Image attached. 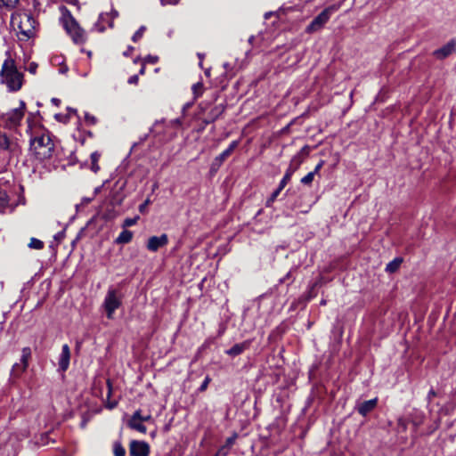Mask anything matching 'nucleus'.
<instances>
[{
	"label": "nucleus",
	"instance_id": "8",
	"mask_svg": "<svg viewBox=\"0 0 456 456\" xmlns=\"http://www.w3.org/2000/svg\"><path fill=\"white\" fill-rule=\"evenodd\" d=\"M31 357V349L29 347H24L20 357V362L13 364L11 370V379H19L23 372L26 371L28 366V360Z\"/></svg>",
	"mask_w": 456,
	"mask_h": 456
},
{
	"label": "nucleus",
	"instance_id": "42",
	"mask_svg": "<svg viewBox=\"0 0 456 456\" xmlns=\"http://www.w3.org/2000/svg\"><path fill=\"white\" fill-rule=\"evenodd\" d=\"M118 16V12L117 11H113L111 12V17L110 16V24H109V27L110 28H113L114 26V21L113 20Z\"/></svg>",
	"mask_w": 456,
	"mask_h": 456
},
{
	"label": "nucleus",
	"instance_id": "33",
	"mask_svg": "<svg viewBox=\"0 0 456 456\" xmlns=\"http://www.w3.org/2000/svg\"><path fill=\"white\" fill-rule=\"evenodd\" d=\"M314 175L313 172L308 173L301 179V183L305 185H310L314 181Z\"/></svg>",
	"mask_w": 456,
	"mask_h": 456
},
{
	"label": "nucleus",
	"instance_id": "28",
	"mask_svg": "<svg viewBox=\"0 0 456 456\" xmlns=\"http://www.w3.org/2000/svg\"><path fill=\"white\" fill-rule=\"evenodd\" d=\"M113 453L115 456H125L126 450L120 442H115L113 444Z\"/></svg>",
	"mask_w": 456,
	"mask_h": 456
},
{
	"label": "nucleus",
	"instance_id": "50",
	"mask_svg": "<svg viewBox=\"0 0 456 456\" xmlns=\"http://www.w3.org/2000/svg\"><path fill=\"white\" fill-rule=\"evenodd\" d=\"M102 186H103V185L99 186V187H96V188L94 189V196H95V195H97L98 193H100V192H101Z\"/></svg>",
	"mask_w": 456,
	"mask_h": 456
},
{
	"label": "nucleus",
	"instance_id": "22",
	"mask_svg": "<svg viewBox=\"0 0 456 456\" xmlns=\"http://www.w3.org/2000/svg\"><path fill=\"white\" fill-rule=\"evenodd\" d=\"M0 150L12 151V142L5 134L0 132Z\"/></svg>",
	"mask_w": 456,
	"mask_h": 456
},
{
	"label": "nucleus",
	"instance_id": "21",
	"mask_svg": "<svg viewBox=\"0 0 456 456\" xmlns=\"http://www.w3.org/2000/svg\"><path fill=\"white\" fill-rule=\"evenodd\" d=\"M133 239V232L128 230L122 231L118 238L116 239L115 242L117 244H126L129 243Z\"/></svg>",
	"mask_w": 456,
	"mask_h": 456
},
{
	"label": "nucleus",
	"instance_id": "11",
	"mask_svg": "<svg viewBox=\"0 0 456 456\" xmlns=\"http://www.w3.org/2000/svg\"><path fill=\"white\" fill-rule=\"evenodd\" d=\"M168 243V237L167 234H162L160 236H152L150 237L147 242V248L151 252L158 251L160 248L166 246Z\"/></svg>",
	"mask_w": 456,
	"mask_h": 456
},
{
	"label": "nucleus",
	"instance_id": "16",
	"mask_svg": "<svg viewBox=\"0 0 456 456\" xmlns=\"http://www.w3.org/2000/svg\"><path fill=\"white\" fill-rule=\"evenodd\" d=\"M250 340H245L242 343L235 344L230 349H228L225 353L230 356H237L242 354L245 350L249 348Z\"/></svg>",
	"mask_w": 456,
	"mask_h": 456
},
{
	"label": "nucleus",
	"instance_id": "4",
	"mask_svg": "<svg viewBox=\"0 0 456 456\" xmlns=\"http://www.w3.org/2000/svg\"><path fill=\"white\" fill-rule=\"evenodd\" d=\"M26 111V104L20 101V107L12 109L7 112L0 114V126L5 128H15L20 126Z\"/></svg>",
	"mask_w": 456,
	"mask_h": 456
},
{
	"label": "nucleus",
	"instance_id": "55",
	"mask_svg": "<svg viewBox=\"0 0 456 456\" xmlns=\"http://www.w3.org/2000/svg\"><path fill=\"white\" fill-rule=\"evenodd\" d=\"M271 13H265V19H268L270 17Z\"/></svg>",
	"mask_w": 456,
	"mask_h": 456
},
{
	"label": "nucleus",
	"instance_id": "24",
	"mask_svg": "<svg viewBox=\"0 0 456 456\" xmlns=\"http://www.w3.org/2000/svg\"><path fill=\"white\" fill-rule=\"evenodd\" d=\"M100 157L101 155L97 152V151H94L91 154L90 156V159H91V170L94 172V173H97L99 170H100V167L98 165V161L100 159Z\"/></svg>",
	"mask_w": 456,
	"mask_h": 456
},
{
	"label": "nucleus",
	"instance_id": "40",
	"mask_svg": "<svg viewBox=\"0 0 456 456\" xmlns=\"http://www.w3.org/2000/svg\"><path fill=\"white\" fill-rule=\"evenodd\" d=\"M150 203H151V200H150L149 199H147V200H146L142 204H141V205L139 206V211H140L141 213H144V211H145V209H146L147 206H148Z\"/></svg>",
	"mask_w": 456,
	"mask_h": 456
},
{
	"label": "nucleus",
	"instance_id": "23",
	"mask_svg": "<svg viewBox=\"0 0 456 456\" xmlns=\"http://www.w3.org/2000/svg\"><path fill=\"white\" fill-rule=\"evenodd\" d=\"M402 262H403V259L400 257L394 259L393 261L389 262L387 265L386 271L390 273L396 272L398 270V268L400 267Z\"/></svg>",
	"mask_w": 456,
	"mask_h": 456
},
{
	"label": "nucleus",
	"instance_id": "17",
	"mask_svg": "<svg viewBox=\"0 0 456 456\" xmlns=\"http://www.w3.org/2000/svg\"><path fill=\"white\" fill-rule=\"evenodd\" d=\"M236 438V434H234L231 437H228L225 441V444L218 449L215 456H226L229 453L232 447L233 446Z\"/></svg>",
	"mask_w": 456,
	"mask_h": 456
},
{
	"label": "nucleus",
	"instance_id": "46",
	"mask_svg": "<svg viewBox=\"0 0 456 456\" xmlns=\"http://www.w3.org/2000/svg\"><path fill=\"white\" fill-rule=\"evenodd\" d=\"M436 395V393L435 392L434 389H431L428 394V402H431V400L433 399V397H435Z\"/></svg>",
	"mask_w": 456,
	"mask_h": 456
},
{
	"label": "nucleus",
	"instance_id": "26",
	"mask_svg": "<svg viewBox=\"0 0 456 456\" xmlns=\"http://www.w3.org/2000/svg\"><path fill=\"white\" fill-rule=\"evenodd\" d=\"M191 90H192V94L194 96V100L198 99L199 97H200L202 95V94L204 92L203 83L198 82V83L194 84L191 87Z\"/></svg>",
	"mask_w": 456,
	"mask_h": 456
},
{
	"label": "nucleus",
	"instance_id": "32",
	"mask_svg": "<svg viewBox=\"0 0 456 456\" xmlns=\"http://www.w3.org/2000/svg\"><path fill=\"white\" fill-rule=\"evenodd\" d=\"M407 429V421L403 418H399L397 420L398 432H405Z\"/></svg>",
	"mask_w": 456,
	"mask_h": 456
},
{
	"label": "nucleus",
	"instance_id": "34",
	"mask_svg": "<svg viewBox=\"0 0 456 456\" xmlns=\"http://www.w3.org/2000/svg\"><path fill=\"white\" fill-rule=\"evenodd\" d=\"M138 219H139V216H135L134 218H126L123 222L122 226L124 228L133 226L137 223Z\"/></svg>",
	"mask_w": 456,
	"mask_h": 456
},
{
	"label": "nucleus",
	"instance_id": "30",
	"mask_svg": "<svg viewBox=\"0 0 456 456\" xmlns=\"http://www.w3.org/2000/svg\"><path fill=\"white\" fill-rule=\"evenodd\" d=\"M44 242L38 239L31 238L28 243V248L32 249H42L44 248Z\"/></svg>",
	"mask_w": 456,
	"mask_h": 456
},
{
	"label": "nucleus",
	"instance_id": "10",
	"mask_svg": "<svg viewBox=\"0 0 456 456\" xmlns=\"http://www.w3.org/2000/svg\"><path fill=\"white\" fill-rule=\"evenodd\" d=\"M129 452L131 456H149L150 445L143 441L133 440L129 444Z\"/></svg>",
	"mask_w": 456,
	"mask_h": 456
},
{
	"label": "nucleus",
	"instance_id": "6",
	"mask_svg": "<svg viewBox=\"0 0 456 456\" xmlns=\"http://www.w3.org/2000/svg\"><path fill=\"white\" fill-rule=\"evenodd\" d=\"M15 20H18V28L21 35L26 38H31L35 36L37 22L31 13L20 12L15 17Z\"/></svg>",
	"mask_w": 456,
	"mask_h": 456
},
{
	"label": "nucleus",
	"instance_id": "3",
	"mask_svg": "<svg viewBox=\"0 0 456 456\" xmlns=\"http://www.w3.org/2000/svg\"><path fill=\"white\" fill-rule=\"evenodd\" d=\"M61 21L65 30L75 44H84L86 41V31L69 12L62 16Z\"/></svg>",
	"mask_w": 456,
	"mask_h": 456
},
{
	"label": "nucleus",
	"instance_id": "51",
	"mask_svg": "<svg viewBox=\"0 0 456 456\" xmlns=\"http://www.w3.org/2000/svg\"><path fill=\"white\" fill-rule=\"evenodd\" d=\"M52 102L53 103H54L55 105H58L60 103V100L59 99H56V98H53L52 99Z\"/></svg>",
	"mask_w": 456,
	"mask_h": 456
},
{
	"label": "nucleus",
	"instance_id": "9",
	"mask_svg": "<svg viewBox=\"0 0 456 456\" xmlns=\"http://www.w3.org/2000/svg\"><path fill=\"white\" fill-rule=\"evenodd\" d=\"M303 163V159L300 154H296L290 160L289 166L285 172L284 176L280 182L281 187H285L287 183L290 181L293 174L299 168L300 165Z\"/></svg>",
	"mask_w": 456,
	"mask_h": 456
},
{
	"label": "nucleus",
	"instance_id": "47",
	"mask_svg": "<svg viewBox=\"0 0 456 456\" xmlns=\"http://www.w3.org/2000/svg\"><path fill=\"white\" fill-rule=\"evenodd\" d=\"M37 69V65L34 62L30 63L28 70L30 73H36V70Z\"/></svg>",
	"mask_w": 456,
	"mask_h": 456
},
{
	"label": "nucleus",
	"instance_id": "18",
	"mask_svg": "<svg viewBox=\"0 0 456 456\" xmlns=\"http://www.w3.org/2000/svg\"><path fill=\"white\" fill-rule=\"evenodd\" d=\"M224 111V106L220 104L215 106L208 115V118L204 120L205 124H209L217 119L222 113Z\"/></svg>",
	"mask_w": 456,
	"mask_h": 456
},
{
	"label": "nucleus",
	"instance_id": "31",
	"mask_svg": "<svg viewBox=\"0 0 456 456\" xmlns=\"http://www.w3.org/2000/svg\"><path fill=\"white\" fill-rule=\"evenodd\" d=\"M107 387H108V394H107L108 404H107V406L110 409H113L117 406L118 403H117V401H110V397L111 390H112L111 382L110 379L107 380Z\"/></svg>",
	"mask_w": 456,
	"mask_h": 456
},
{
	"label": "nucleus",
	"instance_id": "45",
	"mask_svg": "<svg viewBox=\"0 0 456 456\" xmlns=\"http://www.w3.org/2000/svg\"><path fill=\"white\" fill-rule=\"evenodd\" d=\"M146 61L150 63H156L158 61V57L157 56H151L149 55L147 58H146Z\"/></svg>",
	"mask_w": 456,
	"mask_h": 456
},
{
	"label": "nucleus",
	"instance_id": "1",
	"mask_svg": "<svg viewBox=\"0 0 456 456\" xmlns=\"http://www.w3.org/2000/svg\"><path fill=\"white\" fill-rule=\"evenodd\" d=\"M1 83L10 92L19 91L23 85V74L17 69L14 60L8 57L3 63L0 71Z\"/></svg>",
	"mask_w": 456,
	"mask_h": 456
},
{
	"label": "nucleus",
	"instance_id": "14",
	"mask_svg": "<svg viewBox=\"0 0 456 456\" xmlns=\"http://www.w3.org/2000/svg\"><path fill=\"white\" fill-rule=\"evenodd\" d=\"M70 360V349L69 346L65 344L62 346L61 353L59 357V370L61 371H66L69 365Z\"/></svg>",
	"mask_w": 456,
	"mask_h": 456
},
{
	"label": "nucleus",
	"instance_id": "25",
	"mask_svg": "<svg viewBox=\"0 0 456 456\" xmlns=\"http://www.w3.org/2000/svg\"><path fill=\"white\" fill-rule=\"evenodd\" d=\"M9 206V197L5 191L0 189V211L3 212Z\"/></svg>",
	"mask_w": 456,
	"mask_h": 456
},
{
	"label": "nucleus",
	"instance_id": "44",
	"mask_svg": "<svg viewBox=\"0 0 456 456\" xmlns=\"http://www.w3.org/2000/svg\"><path fill=\"white\" fill-rule=\"evenodd\" d=\"M138 76L137 75H134V76H131L129 78H128V83L129 84H137L138 83Z\"/></svg>",
	"mask_w": 456,
	"mask_h": 456
},
{
	"label": "nucleus",
	"instance_id": "5",
	"mask_svg": "<svg viewBox=\"0 0 456 456\" xmlns=\"http://www.w3.org/2000/svg\"><path fill=\"white\" fill-rule=\"evenodd\" d=\"M122 305L121 293L113 288H110L106 293L102 307L109 320L114 318V313Z\"/></svg>",
	"mask_w": 456,
	"mask_h": 456
},
{
	"label": "nucleus",
	"instance_id": "27",
	"mask_svg": "<svg viewBox=\"0 0 456 456\" xmlns=\"http://www.w3.org/2000/svg\"><path fill=\"white\" fill-rule=\"evenodd\" d=\"M283 189L284 187H281V184H279L278 188L271 194L270 198L266 200V207L272 206V204L276 200L277 197Z\"/></svg>",
	"mask_w": 456,
	"mask_h": 456
},
{
	"label": "nucleus",
	"instance_id": "37",
	"mask_svg": "<svg viewBox=\"0 0 456 456\" xmlns=\"http://www.w3.org/2000/svg\"><path fill=\"white\" fill-rule=\"evenodd\" d=\"M423 419H424L423 414H419V416L412 419L411 422H412V424L414 425L415 428H418L419 425L422 424Z\"/></svg>",
	"mask_w": 456,
	"mask_h": 456
},
{
	"label": "nucleus",
	"instance_id": "38",
	"mask_svg": "<svg viewBox=\"0 0 456 456\" xmlns=\"http://www.w3.org/2000/svg\"><path fill=\"white\" fill-rule=\"evenodd\" d=\"M210 380L211 379H210V378L208 376H207L205 378L204 381L202 382L201 386L199 388L200 392H203V391H205L207 389Z\"/></svg>",
	"mask_w": 456,
	"mask_h": 456
},
{
	"label": "nucleus",
	"instance_id": "49",
	"mask_svg": "<svg viewBox=\"0 0 456 456\" xmlns=\"http://www.w3.org/2000/svg\"><path fill=\"white\" fill-rule=\"evenodd\" d=\"M86 118L87 120H90V122H91V123H93V124H94V123L96 122V118H95L94 117H93V116L91 117V116H89V115H86Z\"/></svg>",
	"mask_w": 456,
	"mask_h": 456
},
{
	"label": "nucleus",
	"instance_id": "48",
	"mask_svg": "<svg viewBox=\"0 0 456 456\" xmlns=\"http://www.w3.org/2000/svg\"><path fill=\"white\" fill-rule=\"evenodd\" d=\"M141 419H142V421L144 422V421H150L151 420V416L149 414V415H146V416H142L141 414Z\"/></svg>",
	"mask_w": 456,
	"mask_h": 456
},
{
	"label": "nucleus",
	"instance_id": "20",
	"mask_svg": "<svg viewBox=\"0 0 456 456\" xmlns=\"http://www.w3.org/2000/svg\"><path fill=\"white\" fill-rule=\"evenodd\" d=\"M107 22L110 24V14L102 13L99 16L97 22L94 24V28L98 32H103L105 30L104 23Z\"/></svg>",
	"mask_w": 456,
	"mask_h": 456
},
{
	"label": "nucleus",
	"instance_id": "43",
	"mask_svg": "<svg viewBox=\"0 0 456 456\" xmlns=\"http://www.w3.org/2000/svg\"><path fill=\"white\" fill-rule=\"evenodd\" d=\"M324 165V161L323 160H321L317 165L316 167H314V171H312L314 175L317 174L321 168L323 167Z\"/></svg>",
	"mask_w": 456,
	"mask_h": 456
},
{
	"label": "nucleus",
	"instance_id": "13",
	"mask_svg": "<svg viewBox=\"0 0 456 456\" xmlns=\"http://www.w3.org/2000/svg\"><path fill=\"white\" fill-rule=\"evenodd\" d=\"M127 426L131 429L136 430L142 434H145L147 431V428L143 425L142 421L140 410L134 412V414L127 422Z\"/></svg>",
	"mask_w": 456,
	"mask_h": 456
},
{
	"label": "nucleus",
	"instance_id": "2",
	"mask_svg": "<svg viewBox=\"0 0 456 456\" xmlns=\"http://www.w3.org/2000/svg\"><path fill=\"white\" fill-rule=\"evenodd\" d=\"M54 148L55 145L49 132H42L40 134H36L30 140V150L39 160L52 158Z\"/></svg>",
	"mask_w": 456,
	"mask_h": 456
},
{
	"label": "nucleus",
	"instance_id": "35",
	"mask_svg": "<svg viewBox=\"0 0 456 456\" xmlns=\"http://www.w3.org/2000/svg\"><path fill=\"white\" fill-rule=\"evenodd\" d=\"M146 28L144 26L140 27V28L134 34L132 40L134 42H137L143 35Z\"/></svg>",
	"mask_w": 456,
	"mask_h": 456
},
{
	"label": "nucleus",
	"instance_id": "15",
	"mask_svg": "<svg viewBox=\"0 0 456 456\" xmlns=\"http://www.w3.org/2000/svg\"><path fill=\"white\" fill-rule=\"evenodd\" d=\"M378 404V399H370L368 401L362 402L356 405V410L359 414L365 417L367 416L370 411H372Z\"/></svg>",
	"mask_w": 456,
	"mask_h": 456
},
{
	"label": "nucleus",
	"instance_id": "39",
	"mask_svg": "<svg viewBox=\"0 0 456 456\" xmlns=\"http://www.w3.org/2000/svg\"><path fill=\"white\" fill-rule=\"evenodd\" d=\"M310 152V149L308 146H305L301 149V151L297 153L300 154L301 158L304 159L305 156H307Z\"/></svg>",
	"mask_w": 456,
	"mask_h": 456
},
{
	"label": "nucleus",
	"instance_id": "41",
	"mask_svg": "<svg viewBox=\"0 0 456 456\" xmlns=\"http://www.w3.org/2000/svg\"><path fill=\"white\" fill-rule=\"evenodd\" d=\"M180 0H160V3L162 5H167V4H177L179 3Z\"/></svg>",
	"mask_w": 456,
	"mask_h": 456
},
{
	"label": "nucleus",
	"instance_id": "7",
	"mask_svg": "<svg viewBox=\"0 0 456 456\" xmlns=\"http://www.w3.org/2000/svg\"><path fill=\"white\" fill-rule=\"evenodd\" d=\"M338 10V6L330 5L325 8L311 23L306 27L307 33H314L320 30L330 20L331 13Z\"/></svg>",
	"mask_w": 456,
	"mask_h": 456
},
{
	"label": "nucleus",
	"instance_id": "36",
	"mask_svg": "<svg viewBox=\"0 0 456 456\" xmlns=\"http://www.w3.org/2000/svg\"><path fill=\"white\" fill-rule=\"evenodd\" d=\"M122 200H123V197L118 196V193H114L111 196L110 203L113 206L120 205L122 203Z\"/></svg>",
	"mask_w": 456,
	"mask_h": 456
},
{
	"label": "nucleus",
	"instance_id": "54",
	"mask_svg": "<svg viewBox=\"0 0 456 456\" xmlns=\"http://www.w3.org/2000/svg\"><path fill=\"white\" fill-rule=\"evenodd\" d=\"M144 73V67H142L141 69H140V74L142 75Z\"/></svg>",
	"mask_w": 456,
	"mask_h": 456
},
{
	"label": "nucleus",
	"instance_id": "29",
	"mask_svg": "<svg viewBox=\"0 0 456 456\" xmlns=\"http://www.w3.org/2000/svg\"><path fill=\"white\" fill-rule=\"evenodd\" d=\"M18 3L19 0H0V8L11 10L13 9Z\"/></svg>",
	"mask_w": 456,
	"mask_h": 456
},
{
	"label": "nucleus",
	"instance_id": "12",
	"mask_svg": "<svg viewBox=\"0 0 456 456\" xmlns=\"http://www.w3.org/2000/svg\"><path fill=\"white\" fill-rule=\"evenodd\" d=\"M456 50V41L455 39L450 40L446 45L442 46L441 48L434 51V56L438 60H443L451 55Z\"/></svg>",
	"mask_w": 456,
	"mask_h": 456
},
{
	"label": "nucleus",
	"instance_id": "19",
	"mask_svg": "<svg viewBox=\"0 0 456 456\" xmlns=\"http://www.w3.org/2000/svg\"><path fill=\"white\" fill-rule=\"evenodd\" d=\"M237 145H238V142L236 141H233L225 151H224L221 154H219L215 159V162H216V163H218V165H220L223 161H224L232 154V152L235 150Z\"/></svg>",
	"mask_w": 456,
	"mask_h": 456
},
{
	"label": "nucleus",
	"instance_id": "53",
	"mask_svg": "<svg viewBox=\"0 0 456 456\" xmlns=\"http://www.w3.org/2000/svg\"><path fill=\"white\" fill-rule=\"evenodd\" d=\"M205 74H206V76L209 77V76H210V70H209V69H207V70L205 71Z\"/></svg>",
	"mask_w": 456,
	"mask_h": 456
},
{
	"label": "nucleus",
	"instance_id": "52",
	"mask_svg": "<svg viewBox=\"0 0 456 456\" xmlns=\"http://www.w3.org/2000/svg\"><path fill=\"white\" fill-rule=\"evenodd\" d=\"M92 200H93V198H85V199H83V202L89 203L92 201Z\"/></svg>",
	"mask_w": 456,
	"mask_h": 456
}]
</instances>
